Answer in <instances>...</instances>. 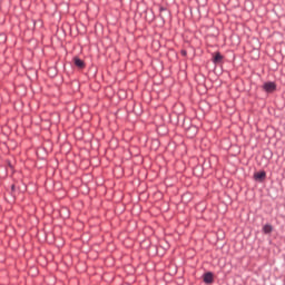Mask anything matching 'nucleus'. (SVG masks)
<instances>
[{
  "label": "nucleus",
  "instance_id": "f257e3e1",
  "mask_svg": "<svg viewBox=\"0 0 285 285\" xmlns=\"http://www.w3.org/2000/svg\"><path fill=\"white\" fill-rule=\"evenodd\" d=\"M263 90H265L267 94L275 92V90H277V85L273 81L264 82Z\"/></svg>",
  "mask_w": 285,
  "mask_h": 285
},
{
  "label": "nucleus",
  "instance_id": "f03ea898",
  "mask_svg": "<svg viewBox=\"0 0 285 285\" xmlns=\"http://www.w3.org/2000/svg\"><path fill=\"white\" fill-rule=\"evenodd\" d=\"M203 281L205 284H213L215 282V275L213 274V272H206L203 275Z\"/></svg>",
  "mask_w": 285,
  "mask_h": 285
},
{
  "label": "nucleus",
  "instance_id": "7ed1b4c3",
  "mask_svg": "<svg viewBox=\"0 0 285 285\" xmlns=\"http://www.w3.org/2000/svg\"><path fill=\"white\" fill-rule=\"evenodd\" d=\"M254 179L255 181H264V179H266V171L262 170V171L255 173Z\"/></svg>",
  "mask_w": 285,
  "mask_h": 285
},
{
  "label": "nucleus",
  "instance_id": "20e7f679",
  "mask_svg": "<svg viewBox=\"0 0 285 285\" xmlns=\"http://www.w3.org/2000/svg\"><path fill=\"white\" fill-rule=\"evenodd\" d=\"M222 61H224V56L220 52H216L213 57V63L219 65Z\"/></svg>",
  "mask_w": 285,
  "mask_h": 285
},
{
  "label": "nucleus",
  "instance_id": "39448f33",
  "mask_svg": "<svg viewBox=\"0 0 285 285\" xmlns=\"http://www.w3.org/2000/svg\"><path fill=\"white\" fill-rule=\"evenodd\" d=\"M73 63L77 68H86V62H83V60L80 58H73Z\"/></svg>",
  "mask_w": 285,
  "mask_h": 285
},
{
  "label": "nucleus",
  "instance_id": "423d86ee",
  "mask_svg": "<svg viewBox=\"0 0 285 285\" xmlns=\"http://www.w3.org/2000/svg\"><path fill=\"white\" fill-rule=\"evenodd\" d=\"M263 233H265V235H271L273 233V225L271 224L264 225Z\"/></svg>",
  "mask_w": 285,
  "mask_h": 285
},
{
  "label": "nucleus",
  "instance_id": "0eeeda50",
  "mask_svg": "<svg viewBox=\"0 0 285 285\" xmlns=\"http://www.w3.org/2000/svg\"><path fill=\"white\" fill-rule=\"evenodd\" d=\"M11 190L14 191V185L11 186Z\"/></svg>",
  "mask_w": 285,
  "mask_h": 285
},
{
  "label": "nucleus",
  "instance_id": "6e6552de",
  "mask_svg": "<svg viewBox=\"0 0 285 285\" xmlns=\"http://www.w3.org/2000/svg\"><path fill=\"white\" fill-rule=\"evenodd\" d=\"M181 53H183V55H186V51H183Z\"/></svg>",
  "mask_w": 285,
  "mask_h": 285
}]
</instances>
